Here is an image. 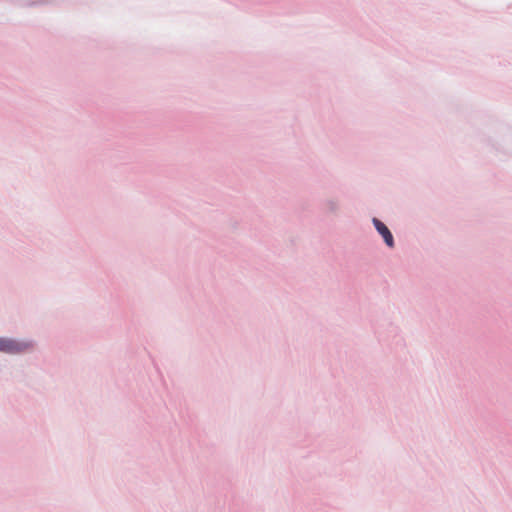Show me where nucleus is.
Segmentation results:
<instances>
[{"label": "nucleus", "mask_w": 512, "mask_h": 512, "mask_svg": "<svg viewBox=\"0 0 512 512\" xmlns=\"http://www.w3.org/2000/svg\"><path fill=\"white\" fill-rule=\"evenodd\" d=\"M29 347L26 343L17 342L8 338H0V352L20 353Z\"/></svg>", "instance_id": "obj_1"}, {"label": "nucleus", "mask_w": 512, "mask_h": 512, "mask_svg": "<svg viewBox=\"0 0 512 512\" xmlns=\"http://www.w3.org/2000/svg\"><path fill=\"white\" fill-rule=\"evenodd\" d=\"M373 223H374V226L377 229V231L384 238L385 243L389 247H393V245H394L393 236H392L390 230L387 228V226L384 223H382L380 220H378L377 218L373 219Z\"/></svg>", "instance_id": "obj_2"}]
</instances>
